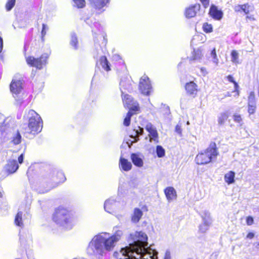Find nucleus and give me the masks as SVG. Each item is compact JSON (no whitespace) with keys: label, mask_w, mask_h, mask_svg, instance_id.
I'll return each instance as SVG.
<instances>
[{"label":"nucleus","mask_w":259,"mask_h":259,"mask_svg":"<svg viewBox=\"0 0 259 259\" xmlns=\"http://www.w3.org/2000/svg\"><path fill=\"white\" fill-rule=\"evenodd\" d=\"M228 80L231 82H233L234 84V88H235V92H236L237 93V95L239 94L238 89L239 88V85L237 84V83L234 80V78L231 75H228Z\"/></svg>","instance_id":"42"},{"label":"nucleus","mask_w":259,"mask_h":259,"mask_svg":"<svg viewBox=\"0 0 259 259\" xmlns=\"http://www.w3.org/2000/svg\"><path fill=\"white\" fill-rule=\"evenodd\" d=\"M49 56L48 54L45 53L42 54L38 58H35L33 56H29L26 58V60L27 64L30 66L41 69L43 68V66L47 64Z\"/></svg>","instance_id":"9"},{"label":"nucleus","mask_w":259,"mask_h":259,"mask_svg":"<svg viewBox=\"0 0 259 259\" xmlns=\"http://www.w3.org/2000/svg\"><path fill=\"white\" fill-rule=\"evenodd\" d=\"M254 236V234L253 233H252V232H250L247 235V237L248 238H249V239H252V238H253Z\"/></svg>","instance_id":"53"},{"label":"nucleus","mask_w":259,"mask_h":259,"mask_svg":"<svg viewBox=\"0 0 259 259\" xmlns=\"http://www.w3.org/2000/svg\"><path fill=\"white\" fill-rule=\"evenodd\" d=\"M134 131L135 132V135H134V136L139 138L140 136L143 135L144 133V129L140 126H138V128L135 129Z\"/></svg>","instance_id":"45"},{"label":"nucleus","mask_w":259,"mask_h":259,"mask_svg":"<svg viewBox=\"0 0 259 259\" xmlns=\"http://www.w3.org/2000/svg\"><path fill=\"white\" fill-rule=\"evenodd\" d=\"M200 1L202 3V5H203V6L205 8H206L208 7V6L209 5V0H200Z\"/></svg>","instance_id":"50"},{"label":"nucleus","mask_w":259,"mask_h":259,"mask_svg":"<svg viewBox=\"0 0 259 259\" xmlns=\"http://www.w3.org/2000/svg\"><path fill=\"white\" fill-rule=\"evenodd\" d=\"M100 39H101L102 40L104 41V42H103L102 44H105L104 45H105L106 44V40L105 38L104 37H102V36H100Z\"/></svg>","instance_id":"58"},{"label":"nucleus","mask_w":259,"mask_h":259,"mask_svg":"<svg viewBox=\"0 0 259 259\" xmlns=\"http://www.w3.org/2000/svg\"><path fill=\"white\" fill-rule=\"evenodd\" d=\"M235 173L233 171H230L228 173L226 174L224 176V179L225 182L228 184H233L235 180Z\"/></svg>","instance_id":"29"},{"label":"nucleus","mask_w":259,"mask_h":259,"mask_svg":"<svg viewBox=\"0 0 259 259\" xmlns=\"http://www.w3.org/2000/svg\"><path fill=\"white\" fill-rule=\"evenodd\" d=\"M246 19H252V20H254V18L251 16H247L246 17Z\"/></svg>","instance_id":"60"},{"label":"nucleus","mask_w":259,"mask_h":259,"mask_svg":"<svg viewBox=\"0 0 259 259\" xmlns=\"http://www.w3.org/2000/svg\"><path fill=\"white\" fill-rule=\"evenodd\" d=\"M228 118L227 112L221 113L218 117V123L220 125L223 124Z\"/></svg>","instance_id":"31"},{"label":"nucleus","mask_w":259,"mask_h":259,"mask_svg":"<svg viewBox=\"0 0 259 259\" xmlns=\"http://www.w3.org/2000/svg\"><path fill=\"white\" fill-rule=\"evenodd\" d=\"M19 168L18 164L16 160H9L4 167V170L9 174L15 172Z\"/></svg>","instance_id":"15"},{"label":"nucleus","mask_w":259,"mask_h":259,"mask_svg":"<svg viewBox=\"0 0 259 259\" xmlns=\"http://www.w3.org/2000/svg\"><path fill=\"white\" fill-rule=\"evenodd\" d=\"M20 241L22 244H24L26 242L30 240L31 236L28 231H20Z\"/></svg>","instance_id":"28"},{"label":"nucleus","mask_w":259,"mask_h":259,"mask_svg":"<svg viewBox=\"0 0 259 259\" xmlns=\"http://www.w3.org/2000/svg\"><path fill=\"white\" fill-rule=\"evenodd\" d=\"M231 61L233 63H235V64L239 63V61H238L239 54L236 51H235V50L232 51L231 52Z\"/></svg>","instance_id":"34"},{"label":"nucleus","mask_w":259,"mask_h":259,"mask_svg":"<svg viewBox=\"0 0 259 259\" xmlns=\"http://www.w3.org/2000/svg\"><path fill=\"white\" fill-rule=\"evenodd\" d=\"M201 71L202 73L203 74H205L206 73V69L204 68H201Z\"/></svg>","instance_id":"59"},{"label":"nucleus","mask_w":259,"mask_h":259,"mask_svg":"<svg viewBox=\"0 0 259 259\" xmlns=\"http://www.w3.org/2000/svg\"><path fill=\"white\" fill-rule=\"evenodd\" d=\"M71 36L70 45L74 49L77 50L78 49V40L77 36L74 33H71Z\"/></svg>","instance_id":"30"},{"label":"nucleus","mask_w":259,"mask_h":259,"mask_svg":"<svg viewBox=\"0 0 259 259\" xmlns=\"http://www.w3.org/2000/svg\"><path fill=\"white\" fill-rule=\"evenodd\" d=\"M257 245L259 246V242L258 243Z\"/></svg>","instance_id":"64"},{"label":"nucleus","mask_w":259,"mask_h":259,"mask_svg":"<svg viewBox=\"0 0 259 259\" xmlns=\"http://www.w3.org/2000/svg\"><path fill=\"white\" fill-rule=\"evenodd\" d=\"M219 152L214 142H211L209 147L200 152L196 156L195 161L198 165H204L215 160Z\"/></svg>","instance_id":"6"},{"label":"nucleus","mask_w":259,"mask_h":259,"mask_svg":"<svg viewBox=\"0 0 259 259\" xmlns=\"http://www.w3.org/2000/svg\"><path fill=\"white\" fill-rule=\"evenodd\" d=\"M234 10L236 12H243L245 14H248L252 11V7L248 3L243 5H237L234 6Z\"/></svg>","instance_id":"19"},{"label":"nucleus","mask_w":259,"mask_h":259,"mask_svg":"<svg viewBox=\"0 0 259 259\" xmlns=\"http://www.w3.org/2000/svg\"><path fill=\"white\" fill-rule=\"evenodd\" d=\"M125 192V189L124 184H120L118 189V195H121Z\"/></svg>","instance_id":"46"},{"label":"nucleus","mask_w":259,"mask_h":259,"mask_svg":"<svg viewBox=\"0 0 259 259\" xmlns=\"http://www.w3.org/2000/svg\"><path fill=\"white\" fill-rule=\"evenodd\" d=\"M130 137L132 139H128L126 142V144L127 145H128V146L129 147H131L132 145L133 144V143H136L137 142H138L139 140V138L135 137V136H134V135H131Z\"/></svg>","instance_id":"39"},{"label":"nucleus","mask_w":259,"mask_h":259,"mask_svg":"<svg viewBox=\"0 0 259 259\" xmlns=\"http://www.w3.org/2000/svg\"><path fill=\"white\" fill-rule=\"evenodd\" d=\"M253 223V218L251 217H247L246 218V223L248 225H251Z\"/></svg>","instance_id":"48"},{"label":"nucleus","mask_w":259,"mask_h":259,"mask_svg":"<svg viewBox=\"0 0 259 259\" xmlns=\"http://www.w3.org/2000/svg\"><path fill=\"white\" fill-rule=\"evenodd\" d=\"M0 132L2 135L6 133L10 143L14 145L19 144L21 142L22 136L18 130L10 128L5 122L0 124Z\"/></svg>","instance_id":"7"},{"label":"nucleus","mask_w":259,"mask_h":259,"mask_svg":"<svg viewBox=\"0 0 259 259\" xmlns=\"http://www.w3.org/2000/svg\"><path fill=\"white\" fill-rule=\"evenodd\" d=\"M16 0H8L6 5V8L8 11H9L12 9L15 6Z\"/></svg>","instance_id":"40"},{"label":"nucleus","mask_w":259,"mask_h":259,"mask_svg":"<svg viewBox=\"0 0 259 259\" xmlns=\"http://www.w3.org/2000/svg\"><path fill=\"white\" fill-rule=\"evenodd\" d=\"M200 9V5L199 4L192 5L189 8H186L185 13L186 17L188 18L194 17Z\"/></svg>","instance_id":"16"},{"label":"nucleus","mask_w":259,"mask_h":259,"mask_svg":"<svg viewBox=\"0 0 259 259\" xmlns=\"http://www.w3.org/2000/svg\"><path fill=\"white\" fill-rule=\"evenodd\" d=\"M164 193L168 201L172 200L176 197V192L173 187H167L164 190Z\"/></svg>","instance_id":"26"},{"label":"nucleus","mask_w":259,"mask_h":259,"mask_svg":"<svg viewBox=\"0 0 259 259\" xmlns=\"http://www.w3.org/2000/svg\"><path fill=\"white\" fill-rule=\"evenodd\" d=\"M116 200L113 198H110L105 201L104 209L108 213H112L116 208Z\"/></svg>","instance_id":"14"},{"label":"nucleus","mask_w":259,"mask_h":259,"mask_svg":"<svg viewBox=\"0 0 259 259\" xmlns=\"http://www.w3.org/2000/svg\"><path fill=\"white\" fill-rule=\"evenodd\" d=\"M209 14L212 18L217 20H221L223 16V12L219 10L217 7L214 5H211L210 6Z\"/></svg>","instance_id":"18"},{"label":"nucleus","mask_w":259,"mask_h":259,"mask_svg":"<svg viewBox=\"0 0 259 259\" xmlns=\"http://www.w3.org/2000/svg\"><path fill=\"white\" fill-rule=\"evenodd\" d=\"M3 197L2 193L0 192V198H2Z\"/></svg>","instance_id":"62"},{"label":"nucleus","mask_w":259,"mask_h":259,"mask_svg":"<svg viewBox=\"0 0 259 259\" xmlns=\"http://www.w3.org/2000/svg\"><path fill=\"white\" fill-rule=\"evenodd\" d=\"M24 118L28 120V127L25 134H37L42 128V120L38 114L33 110H29L24 116Z\"/></svg>","instance_id":"5"},{"label":"nucleus","mask_w":259,"mask_h":259,"mask_svg":"<svg viewBox=\"0 0 259 259\" xmlns=\"http://www.w3.org/2000/svg\"><path fill=\"white\" fill-rule=\"evenodd\" d=\"M91 21V20H90V19H87L85 22L86 23L91 25V27L92 28V32L94 33H96V32H95V28H97V29H98L99 30H100V27H101V26H100V24L97 22H94V24H93V26H92V25L90 24V22Z\"/></svg>","instance_id":"37"},{"label":"nucleus","mask_w":259,"mask_h":259,"mask_svg":"<svg viewBox=\"0 0 259 259\" xmlns=\"http://www.w3.org/2000/svg\"><path fill=\"white\" fill-rule=\"evenodd\" d=\"M226 96H230V93L229 92H228L227 94L226 95Z\"/></svg>","instance_id":"61"},{"label":"nucleus","mask_w":259,"mask_h":259,"mask_svg":"<svg viewBox=\"0 0 259 259\" xmlns=\"http://www.w3.org/2000/svg\"><path fill=\"white\" fill-rule=\"evenodd\" d=\"M156 153L158 157L161 158L165 156V151L161 146L157 145L156 147Z\"/></svg>","instance_id":"32"},{"label":"nucleus","mask_w":259,"mask_h":259,"mask_svg":"<svg viewBox=\"0 0 259 259\" xmlns=\"http://www.w3.org/2000/svg\"><path fill=\"white\" fill-rule=\"evenodd\" d=\"M46 30H45V29H42V30H41V36H42V38H43L44 37V36L46 35Z\"/></svg>","instance_id":"55"},{"label":"nucleus","mask_w":259,"mask_h":259,"mask_svg":"<svg viewBox=\"0 0 259 259\" xmlns=\"http://www.w3.org/2000/svg\"><path fill=\"white\" fill-rule=\"evenodd\" d=\"M73 6L78 8H82L85 6L84 0H73Z\"/></svg>","instance_id":"38"},{"label":"nucleus","mask_w":259,"mask_h":259,"mask_svg":"<svg viewBox=\"0 0 259 259\" xmlns=\"http://www.w3.org/2000/svg\"><path fill=\"white\" fill-rule=\"evenodd\" d=\"M122 66H123V67H124V68H125V66L124 64L123 63H122Z\"/></svg>","instance_id":"63"},{"label":"nucleus","mask_w":259,"mask_h":259,"mask_svg":"<svg viewBox=\"0 0 259 259\" xmlns=\"http://www.w3.org/2000/svg\"><path fill=\"white\" fill-rule=\"evenodd\" d=\"M210 57L212 59V61L215 65H218L219 63V59L217 57L216 50L215 48H213L210 53Z\"/></svg>","instance_id":"33"},{"label":"nucleus","mask_w":259,"mask_h":259,"mask_svg":"<svg viewBox=\"0 0 259 259\" xmlns=\"http://www.w3.org/2000/svg\"><path fill=\"white\" fill-rule=\"evenodd\" d=\"M197 85L193 81L188 82L185 85L187 93L190 95H196L197 92Z\"/></svg>","instance_id":"22"},{"label":"nucleus","mask_w":259,"mask_h":259,"mask_svg":"<svg viewBox=\"0 0 259 259\" xmlns=\"http://www.w3.org/2000/svg\"><path fill=\"white\" fill-rule=\"evenodd\" d=\"M146 130L149 133V136L154 141H157L158 133L156 127L150 122H148L146 126Z\"/></svg>","instance_id":"17"},{"label":"nucleus","mask_w":259,"mask_h":259,"mask_svg":"<svg viewBox=\"0 0 259 259\" xmlns=\"http://www.w3.org/2000/svg\"><path fill=\"white\" fill-rule=\"evenodd\" d=\"M147 240V235L142 231L131 234L129 245L115 251L113 255L117 259H157L158 251L146 247Z\"/></svg>","instance_id":"1"},{"label":"nucleus","mask_w":259,"mask_h":259,"mask_svg":"<svg viewBox=\"0 0 259 259\" xmlns=\"http://www.w3.org/2000/svg\"><path fill=\"white\" fill-rule=\"evenodd\" d=\"M24 159V154H21L19 157H18V162L19 163L21 164L23 162Z\"/></svg>","instance_id":"52"},{"label":"nucleus","mask_w":259,"mask_h":259,"mask_svg":"<svg viewBox=\"0 0 259 259\" xmlns=\"http://www.w3.org/2000/svg\"><path fill=\"white\" fill-rule=\"evenodd\" d=\"M10 91L13 94H19L22 90V80L20 79H13L10 84Z\"/></svg>","instance_id":"13"},{"label":"nucleus","mask_w":259,"mask_h":259,"mask_svg":"<svg viewBox=\"0 0 259 259\" xmlns=\"http://www.w3.org/2000/svg\"><path fill=\"white\" fill-rule=\"evenodd\" d=\"M120 89L122 94H124L123 90L131 92L133 91V88L130 79H122L119 83Z\"/></svg>","instance_id":"21"},{"label":"nucleus","mask_w":259,"mask_h":259,"mask_svg":"<svg viewBox=\"0 0 259 259\" xmlns=\"http://www.w3.org/2000/svg\"><path fill=\"white\" fill-rule=\"evenodd\" d=\"M248 105H256L255 98L253 92H251L248 97Z\"/></svg>","instance_id":"41"},{"label":"nucleus","mask_w":259,"mask_h":259,"mask_svg":"<svg viewBox=\"0 0 259 259\" xmlns=\"http://www.w3.org/2000/svg\"><path fill=\"white\" fill-rule=\"evenodd\" d=\"M143 214V211L140 208H135L131 216V221L135 224L138 223Z\"/></svg>","instance_id":"24"},{"label":"nucleus","mask_w":259,"mask_h":259,"mask_svg":"<svg viewBox=\"0 0 259 259\" xmlns=\"http://www.w3.org/2000/svg\"><path fill=\"white\" fill-rule=\"evenodd\" d=\"M133 114V113L131 111H129L127 112L126 116L123 120V124L125 126H128L130 125V123H131V117L132 116Z\"/></svg>","instance_id":"35"},{"label":"nucleus","mask_w":259,"mask_h":259,"mask_svg":"<svg viewBox=\"0 0 259 259\" xmlns=\"http://www.w3.org/2000/svg\"><path fill=\"white\" fill-rule=\"evenodd\" d=\"M113 59H116V60H121V58H120V57L118 55H115L114 56H113Z\"/></svg>","instance_id":"56"},{"label":"nucleus","mask_w":259,"mask_h":259,"mask_svg":"<svg viewBox=\"0 0 259 259\" xmlns=\"http://www.w3.org/2000/svg\"><path fill=\"white\" fill-rule=\"evenodd\" d=\"M203 223L199 226V231L202 233L205 232L211 224L210 213L208 211H204L201 215Z\"/></svg>","instance_id":"12"},{"label":"nucleus","mask_w":259,"mask_h":259,"mask_svg":"<svg viewBox=\"0 0 259 259\" xmlns=\"http://www.w3.org/2000/svg\"><path fill=\"white\" fill-rule=\"evenodd\" d=\"M25 214L23 213L22 211H19L17 213L15 218V224L16 226L23 227V221L24 220V217Z\"/></svg>","instance_id":"27"},{"label":"nucleus","mask_w":259,"mask_h":259,"mask_svg":"<svg viewBox=\"0 0 259 259\" xmlns=\"http://www.w3.org/2000/svg\"><path fill=\"white\" fill-rule=\"evenodd\" d=\"M95 48L93 52L94 58L97 59L100 56L99 63L102 68L106 71H109L111 70L110 67V63L107 59V58L102 56L104 53V49L99 44L98 39H96L94 36Z\"/></svg>","instance_id":"8"},{"label":"nucleus","mask_w":259,"mask_h":259,"mask_svg":"<svg viewBox=\"0 0 259 259\" xmlns=\"http://www.w3.org/2000/svg\"><path fill=\"white\" fill-rule=\"evenodd\" d=\"M122 235V232L118 230L110 237L107 236L108 234L105 232L95 235L89 244L88 254L90 255L102 256L107 252L112 250Z\"/></svg>","instance_id":"2"},{"label":"nucleus","mask_w":259,"mask_h":259,"mask_svg":"<svg viewBox=\"0 0 259 259\" xmlns=\"http://www.w3.org/2000/svg\"><path fill=\"white\" fill-rule=\"evenodd\" d=\"M175 131L178 134H181V133H182V129H181V126L178 125V124L177 125L176 127H175Z\"/></svg>","instance_id":"51"},{"label":"nucleus","mask_w":259,"mask_h":259,"mask_svg":"<svg viewBox=\"0 0 259 259\" xmlns=\"http://www.w3.org/2000/svg\"><path fill=\"white\" fill-rule=\"evenodd\" d=\"M139 88L142 94L146 96L150 95L152 92V88L148 76H143L141 78Z\"/></svg>","instance_id":"10"},{"label":"nucleus","mask_w":259,"mask_h":259,"mask_svg":"<svg viewBox=\"0 0 259 259\" xmlns=\"http://www.w3.org/2000/svg\"><path fill=\"white\" fill-rule=\"evenodd\" d=\"M164 259H171V254L169 250H166Z\"/></svg>","instance_id":"49"},{"label":"nucleus","mask_w":259,"mask_h":259,"mask_svg":"<svg viewBox=\"0 0 259 259\" xmlns=\"http://www.w3.org/2000/svg\"><path fill=\"white\" fill-rule=\"evenodd\" d=\"M3 47V41L2 38L0 36V53L2 52Z\"/></svg>","instance_id":"54"},{"label":"nucleus","mask_w":259,"mask_h":259,"mask_svg":"<svg viewBox=\"0 0 259 259\" xmlns=\"http://www.w3.org/2000/svg\"><path fill=\"white\" fill-rule=\"evenodd\" d=\"M203 31L206 33H209L212 31V27L211 24L207 23H204L203 25Z\"/></svg>","instance_id":"43"},{"label":"nucleus","mask_w":259,"mask_h":259,"mask_svg":"<svg viewBox=\"0 0 259 259\" xmlns=\"http://www.w3.org/2000/svg\"><path fill=\"white\" fill-rule=\"evenodd\" d=\"M131 158L135 165L139 167L143 166L144 156L142 154L140 153H132Z\"/></svg>","instance_id":"20"},{"label":"nucleus","mask_w":259,"mask_h":259,"mask_svg":"<svg viewBox=\"0 0 259 259\" xmlns=\"http://www.w3.org/2000/svg\"><path fill=\"white\" fill-rule=\"evenodd\" d=\"M233 118L235 122L239 123L240 125L242 124V119L240 115L235 114H234Z\"/></svg>","instance_id":"44"},{"label":"nucleus","mask_w":259,"mask_h":259,"mask_svg":"<svg viewBox=\"0 0 259 259\" xmlns=\"http://www.w3.org/2000/svg\"><path fill=\"white\" fill-rule=\"evenodd\" d=\"M256 109V105H248V112L249 114H253Z\"/></svg>","instance_id":"47"},{"label":"nucleus","mask_w":259,"mask_h":259,"mask_svg":"<svg viewBox=\"0 0 259 259\" xmlns=\"http://www.w3.org/2000/svg\"><path fill=\"white\" fill-rule=\"evenodd\" d=\"M119 167L124 171H127L131 169L132 165L126 159L120 157L119 160Z\"/></svg>","instance_id":"25"},{"label":"nucleus","mask_w":259,"mask_h":259,"mask_svg":"<svg viewBox=\"0 0 259 259\" xmlns=\"http://www.w3.org/2000/svg\"><path fill=\"white\" fill-rule=\"evenodd\" d=\"M66 178L62 171L56 169H50L45 177L39 181L36 190L38 193L44 194L57 187L59 184L64 182Z\"/></svg>","instance_id":"3"},{"label":"nucleus","mask_w":259,"mask_h":259,"mask_svg":"<svg viewBox=\"0 0 259 259\" xmlns=\"http://www.w3.org/2000/svg\"><path fill=\"white\" fill-rule=\"evenodd\" d=\"M202 56V53L200 50H194L192 55V59L194 60H199L201 58Z\"/></svg>","instance_id":"36"},{"label":"nucleus","mask_w":259,"mask_h":259,"mask_svg":"<svg viewBox=\"0 0 259 259\" xmlns=\"http://www.w3.org/2000/svg\"><path fill=\"white\" fill-rule=\"evenodd\" d=\"M122 98L124 106L130 109V111H138L140 108L138 103L134 101L133 98L128 94H122Z\"/></svg>","instance_id":"11"},{"label":"nucleus","mask_w":259,"mask_h":259,"mask_svg":"<svg viewBox=\"0 0 259 259\" xmlns=\"http://www.w3.org/2000/svg\"><path fill=\"white\" fill-rule=\"evenodd\" d=\"M42 29H45V30H48V26L45 24H42Z\"/></svg>","instance_id":"57"},{"label":"nucleus","mask_w":259,"mask_h":259,"mask_svg":"<svg viewBox=\"0 0 259 259\" xmlns=\"http://www.w3.org/2000/svg\"><path fill=\"white\" fill-rule=\"evenodd\" d=\"M53 220L57 225L66 229H71L73 225L72 213L63 207H59L55 210Z\"/></svg>","instance_id":"4"},{"label":"nucleus","mask_w":259,"mask_h":259,"mask_svg":"<svg viewBox=\"0 0 259 259\" xmlns=\"http://www.w3.org/2000/svg\"><path fill=\"white\" fill-rule=\"evenodd\" d=\"M90 2L96 9L100 10L109 3V0H90Z\"/></svg>","instance_id":"23"}]
</instances>
